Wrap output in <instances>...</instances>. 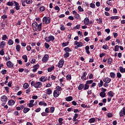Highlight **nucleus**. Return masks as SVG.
I'll use <instances>...</instances> for the list:
<instances>
[{
    "instance_id": "nucleus-1",
    "label": "nucleus",
    "mask_w": 125,
    "mask_h": 125,
    "mask_svg": "<svg viewBox=\"0 0 125 125\" xmlns=\"http://www.w3.org/2000/svg\"><path fill=\"white\" fill-rule=\"evenodd\" d=\"M42 23H41L39 24H38V22L34 21L32 23V28L33 30L35 32V31H42Z\"/></svg>"
},
{
    "instance_id": "nucleus-2",
    "label": "nucleus",
    "mask_w": 125,
    "mask_h": 125,
    "mask_svg": "<svg viewBox=\"0 0 125 125\" xmlns=\"http://www.w3.org/2000/svg\"><path fill=\"white\" fill-rule=\"evenodd\" d=\"M31 85L32 86H34L35 88H41L42 87V83L41 82H36L32 81L31 82Z\"/></svg>"
},
{
    "instance_id": "nucleus-3",
    "label": "nucleus",
    "mask_w": 125,
    "mask_h": 125,
    "mask_svg": "<svg viewBox=\"0 0 125 125\" xmlns=\"http://www.w3.org/2000/svg\"><path fill=\"white\" fill-rule=\"evenodd\" d=\"M50 23V18L44 17L42 19V23L47 25Z\"/></svg>"
},
{
    "instance_id": "nucleus-4",
    "label": "nucleus",
    "mask_w": 125,
    "mask_h": 125,
    "mask_svg": "<svg viewBox=\"0 0 125 125\" xmlns=\"http://www.w3.org/2000/svg\"><path fill=\"white\" fill-rule=\"evenodd\" d=\"M45 40L47 42H53L55 38L53 36H50L48 37H46Z\"/></svg>"
},
{
    "instance_id": "nucleus-5",
    "label": "nucleus",
    "mask_w": 125,
    "mask_h": 125,
    "mask_svg": "<svg viewBox=\"0 0 125 125\" xmlns=\"http://www.w3.org/2000/svg\"><path fill=\"white\" fill-rule=\"evenodd\" d=\"M0 100L1 102L7 103V100H8V98L7 97V96L4 95L0 97Z\"/></svg>"
},
{
    "instance_id": "nucleus-6",
    "label": "nucleus",
    "mask_w": 125,
    "mask_h": 125,
    "mask_svg": "<svg viewBox=\"0 0 125 125\" xmlns=\"http://www.w3.org/2000/svg\"><path fill=\"white\" fill-rule=\"evenodd\" d=\"M49 57L48 56V55L47 54L45 55L43 57V58L42 59V62L46 63V62H47V61L48 60Z\"/></svg>"
},
{
    "instance_id": "nucleus-7",
    "label": "nucleus",
    "mask_w": 125,
    "mask_h": 125,
    "mask_svg": "<svg viewBox=\"0 0 125 125\" xmlns=\"http://www.w3.org/2000/svg\"><path fill=\"white\" fill-rule=\"evenodd\" d=\"M74 45H77L79 47H82V46H83V42H78L76 41L74 42Z\"/></svg>"
},
{
    "instance_id": "nucleus-8",
    "label": "nucleus",
    "mask_w": 125,
    "mask_h": 125,
    "mask_svg": "<svg viewBox=\"0 0 125 125\" xmlns=\"http://www.w3.org/2000/svg\"><path fill=\"white\" fill-rule=\"evenodd\" d=\"M72 13L73 15H74V18H75V19H79L80 17V14H78V13H77L76 11H73Z\"/></svg>"
},
{
    "instance_id": "nucleus-9",
    "label": "nucleus",
    "mask_w": 125,
    "mask_h": 125,
    "mask_svg": "<svg viewBox=\"0 0 125 125\" xmlns=\"http://www.w3.org/2000/svg\"><path fill=\"white\" fill-rule=\"evenodd\" d=\"M6 65L8 66V68H12L14 66V64L11 61H9L6 62Z\"/></svg>"
},
{
    "instance_id": "nucleus-10",
    "label": "nucleus",
    "mask_w": 125,
    "mask_h": 125,
    "mask_svg": "<svg viewBox=\"0 0 125 125\" xmlns=\"http://www.w3.org/2000/svg\"><path fill=\"white\" fill-rule=\"evenodd\" d=\"M119 115L120 117H124L125 115V107H124L123 109H122L120 112Z\"/></svg>"
},
{
    "instance_id": "nucleus-11",
    "label": "nucleus",
    "mask_w": 125,
    "mask_h": 125,
    "mask_svg": "<svg viewBox=\"0 0 125 125\" xmlns=\"http://www.w3.org/2000/svg\"><path fill=\"white\" fill-rule=\"evenodd\" d=\"M111 79L108 77L104 78L103 79V82H104V83H109L111 82Z\"/></svg>"
},
{
    "instance_id": "nucleus-12",
    "label": "nucleus",
    "mask_w": 125,
    "mask_h": 125,
    "mask_svg": "<svg viewBox=\"0 0 125 125\" xmlns=\"http://www.w3.org/2000/svg\"><path fill=\"white\" fill-rule=\"evenodd\" d=\"M39 67H40V64H39L35 65L33 66V69L32 70V72H33L34 73L37 72V71L38 69L39 68Z\"/></svg>"
},
{
    "instance_id": "nucleus-13",
    "label": "nucleus",
    "mask_w": 125,
    "mask_h": 125,
    "mask_svg": "<svg viewBox=\"0 0 125 125\" xmlns=\"http://www.w3.org/2000/svg\"><path fill=\"white\" fill-rule=\"evenodd\" d=\"M15 104V101L13 100H10L8 102V105L9 106H13Z\"/></svg>"
},
{
    "instance_id": "nucleus-14",
    "label": "nucleus",
    "mask_w": 125,
    "mask_h": 125,
    "mask_svg": "<svg viewBox=\"0 0 125 125\" xmlns=\"http://www.w3.org/2000/svg\"><path fill=\"white\" fill-rule=\"evenodd\" d=\"M63 65H64V61L63 60H60L59 62L58 67L59 68H62V67H63Z\"/></svg>"
},
{
    "instance_id": "nucleus-15",
    "label": "nucleus",
    "mask_w": 125,
    "mask_h": 125,
    "mask_svg": "<svg viewBox=\"0 0 125 125\" xmlns=\"http://www.w3.org/2000/svg\"><path fill=\"white\" fill-rule=\"evenodd\" d=\"M86 75H87V73H86V72H84L83 73V76L81 77V79L83 81H86Z\"/></svg>"
},
{
    "instance_id": "nucleus-16",
    "label": "nucleus",
    "mask_w": 125,
    "mask_h": 125,
    "mask_svg": "<svg viewBox=\"0 0 125 125\" xmlns=\"http://www.w3.org/2000/svg\"><path fill=\"white\" fill-rule=\"evenodd\" d=\"M45 93L48 95H50L52 93V90L50 88H48L45 90Z\"/></svg>"
},
{
    "instance_id": "nucleus-17",
    "label": "nucleus",
    "mask_w": 125,
    "mask_h": 125,
    "mask_svg": "<svg viewBox=\"0 0 125 125\" xmlns=\"http://www.w3.org/2000/svg\"><path fill=\"white\" fill-rule=\"evenodd\" d=\"M84 25H88L89 24V19L88 18H85L83 21Z\"/></svg>"
},
{
    "instance_id": "nucleus-18",
    "label": "nucleus",
    "mask_w": 125,
    "mask_h": 125,
    "mask_svg": "<svg viewBox=\"0 0 125 125\" xmlns=\"http://www.w3.org/2000/svg\"><path fill=\"white\" fill-rule=\"evenodd\" d=\"M54 97H58L59 96V92L57 91V90H55L53 93Z\"/></svg>"
},
{
    "instance_id": "nucleus-19",
    "label": "nucleus",
    "mask_w": 125,
    "mask_h": 125,
    "mask_svg": "<svg viewBox=\"0 0 125 125\" xmlns=\"http://www.w3.org/2000/svg\"><path fill=\"white\" fill-rule=\"evenodd\" d=\"M115 94V93H114V92H113V91H110L109 92H108L107 93V95L109 97H110V98H112V97H113V96H114V95Z\"/></svg>"
},
{
    "instance_id": "nucleus-20",
    "label": "nucleus",
    "mask_w": 125,
    "mask_h": 125,
    "mask_svg": "<svg viewBox=\"0 0 125 125\" xmlns=\"http://www.w3.org/2000/svg\"><path fill=\"white\" fill-rule=\"evenodd\" d=\"M41 82H46L47 81V77L44 76H42L40 78Z\"/></svg>"
},
{
    "instance_id": "nucleus-21",
    "label": "nucleus",
    "mask_w": 125,
    "mask_h": 125,
    "mask_svg": "<svg viewBox=\"0 0 125 125\" xmlns=\"http://www.w3.org/2000/svg\"><path fill=\"white\" fill-rule=\"evenodd\" d=\"M84 87V84L83 83L80 84L78 86V90H82V89H83Z\"/></svg>"
},
{
    "instance_id": "nucleus-22",
    "label": "nucleus",
    "mask_w": 125,
    "mask_h": 125,
    "mask_svg": "<svg viewBox=\"0 0 125 125\" xmlns=\"http://www.w3.org/2000/svg\"><path fill=\"white\" fill-rule=\"evenodd\" d=\"M39 105L41 106H44V107H45V106H47L46 103H45L44 101L39 102Z\"/></svg>"
},
{
    "instance_id": "nucleus-23",
    "label": "nucleus",
    "mask_w": 125,
    "mask_h": 125,
    "mask_svg": "<svg viewBox=\"0 0 125 125\" xmlns=\"http://www.w3.org/2000/svg\"><path fill=\"white\" fill-rule=\"evenodd\" d=\"M119 71L121 73H125V68H124L123 66H120L119 67Z\"/></svg>"
},
{
    "instance_id": "nucleus-24",
    "label": "nucleus",
    "mask_w": 125,
    "mask_h": 125,
    "mask_svg": "<svg viewBox=\"0 0 125 125\" xmlns=\"http://www.w3.org/2000/svg\"><path fill=\"white\" fill-rule=\"evenodd\" d=\"M65 100L66 101H67V102L72 101V100H73V97L72 96L67 97L65 98Z\"/></svg>"
},
{
    "instance_id": "nucleus-25",
    "label": "nucleus",
    "mask_w": 125,
    "mask_h": 125,
    "mask_svg": "<svg viewBox=\"0 0 125 125\" xmlns=\"http://www.w3.org/2000/svg\"><path fill=\"white\" fill-rule=\"evenodd\" d=\"M14 43V42L12 39H9L8 41V44L9 45H12Z\"/></svg>"
},
{
    "instance_id": "nucleus-26",
    "label": "nucleus",
    "mask_w": 125,
    "mask_h": 125,
    "mask_svg": "<svg viewBox=\"0 0 125 125\" xmlns=\"http://www.w3.org/2000/svg\"><path fill=\"white\" fill-rule=\"evenodd\" d=\"M22 59H23V60H24V62H26L28 61V57H27V55H24L23 56H22Z\"/></svg>"
},
{
    "instance_id": "nucleus-27",
    "label": "nucleus",
    "mask_w": 125,
    "mask_h": 125,
    "mask_svg": "<svg viewBox=\"0 0 125 125\" xmlns=\"http://www.w3.org/2000/svg\"><path fill=\"white\" fill-rule=\"evenodd\" d=\"M100 96H101V97H105V96H106V93L104 92H101L100 93Z\"/></svg>"
},
{
    "instance_id": "nucleus-28",
    "label": "nucleus",
    "mask_w": 125,
    "mask_h": 125,
    "mask_svg": "<svg viewBox=\"0 0 125 125\" xmlns=\"http://www.w3.org/2000/svg\"><path fill=\"white\" fill-rule=\"evenodd\" d=\"M89 88V85L86 84V83L84 85L83 90H86V89H88Z\"/></svg>"
},
{
    "instance_id": "nucleus-29",
    "label": "nucleus",
    "mask_w": 125,
    "mask_h": 125,
    "mask_svg": "<svg viewBox=\"0 0 125 125\" xmlns=\"http://www.w3.org/2000/svg\"><path fill=\"white\" fill-rule=\"evenodd\" d=\"M16 49L18 52H20V45L17 44L16 46Z\"/></svg>"
},
{
    "instance_id": "nucleus-30",
    "label": "nucleus",
    "mask_w": 125,
    "mask_h": 125,
    "mask_svg": "<svg viewBox=\"0 0 125 125\" xmlns=\"http://www.w3.org/2000/svg\"><path fill=\"white\" fill-rule=\"evenodd\" d=\"M58 122L59 123L60 125H62L63 124V118H59L58 119Z\"/></svg>"
},
{
    "instance_id": "nucleus-31",
    "label": "nucleus",
    "mask_w": 125,
    "mask_h": 125,
    "mask_svg": "<svg viewBox=\"0 0 125 125\" xmlns=\"http://www.w3.org/2000/svg\"><path fill=\"white\" fill-rule=\"evenodd\" d=\"M23 88H24L25 89H27V88H28V87H29V84H28V83H25L23 85Z\"/></svg>"
},
{
    "instance_id": "nucleus-32",
    "label": "nucleus",
    "mask_w": 125,
    "mask_h": 125,
    "mask_svg": "<svg viewBox=\"0 0 125 125\" xmlns=\"http://www.w3.org/2000/svg\"><path fill=\"white\" fill-rule=\"evenodd\" d=\"M110 75L111 78H112V79H115L116 77V74L114 72H110Z\"/></svg>"
},
{
    "instance_id": "nucleus-33",
    "label": "nucleus",
    "mask_w": 125,
    "mask_h": 125,
    "mask_svg": "<svg viewBox=\"0 0 125 125\" xmlns=\"http://www.w3.org/2000/svg\"><path fill=\"white\" fill-rule=\"evenodd\" d=\"M93 83V80H88L86 82V84H87L88 85H89V84H91Z\"/></svg>"
},
{
    "instance_id": "nucleus-34",
    "label": "nucleus",
    "mask_w": 125,
    "mask_h": 125,
    "mask_svg": "<svg viewBox=\"0 0 125 125\" xmlns=\"http://www.w3.org/2000/svg\"><path fill=\"white\" fill-rule=\"evenodd\" d=\"M94 122H95V118H91L89 120V123H90V124H92V123H94Z\"/></svg>"
},
{
    "instance_id": "nucleus-35",
    "label": "nucleus",
    "mask_w": 125,
    "mask_h": 125,
    "mask_svg": "<svg viewBox=\"0 0 125 125\" xmlns=\"http://www.w3.org/2000/svg\"><path fill=\"white\" fill-rule=\"evenodd\" d=\"M66 78L67 81H71L72 80V76H71V75H67L66 76Z\"/></svg>"
},
{
    "instance_id": "nucleus-36",
    "label": "nucleus",
    "mask_w": 125,
    "mask_h": 125,
    "mask_svg": "<svg viewBox=\"0 0 125 125\" xmlns=\"http://www.w3.org/2000/svg\"><path fill=\"white\" fill-rule=\"evenodd\" d=\"M112 20H117L119 19V16H112L110 17Z\"/></svg>"
},
{
    "instance_id": "nucleus-37",
    "label": "nucleus",
    "mask_w": 125,
    "mask_h": 125,
    "mask_svg": "<svg viewBox=\"0 0 125 125\" xmlns=\"http://www.w3.org/2000/svg\"><path fill=\"white\" fill-rule=\"evenodd\" d=\"M8 38H7V36L6 35H4L2 36V41H6V40H8Z\"/></svg>"
},
{
    "instance_id": "nucleus-38",
    "label": "nucleus",
    "mask_w": 125,
    "mask_h": 125,
    "mask_svg": "<svg viewBox=\"0 0 125 125\" xmlns=\"http://www.w3.org/2000/svg\"><path fill=\"white\" fill-rule=\"evenodd\" d=\"M54 69V66H51V67H49L47 69L48 72H52L53 70Z\"/></svg>"
},
{
    "instance_id": "nucleus-39",
    "label": "nucleus",
    "mask_w": 125,
    "mask_h": 125,
    "mask_svg": "<svg viewBox=\"0 0 125 125\" xmlns=\"http://www.w3.org/2000/svg\"><path fill=\"white\" fill-rule=\"evenodd\" d=\"M63 50L65 52H67V53L70 52V51H71V50H70V48L69 47H66L64 48Z\"/></svg>"
},
{
    "instance_id": "nucleus-40",
    "label": "nucleus",
    "mask_w": 125,
    "mask_h": 125,
    "mask_svg": "<svg viewBox=\"0 0 125 125\" xmlns=\"http://www.w3.org/2000/svg\"><path fill=\"white\" fill-rule=\"evenodd\" d=\"M112 62H113V59L112 58H109L107 60L108 64H112Z\"/></svg>"
},
{
    "instance_id": "nucleus-41",
    "label": "nucleus",
    "mask_w": 125,
    "mask_h": 125,
    "mask_svg": "<svg viewBox=\"0 0 125 125\" xmlns=\"http://www.w3.org/2000/svg\"><path fill=\"white\" fill-rule=\"evenodd\" d=\"M64 58H68L70 56V53L66 52L65 54L63 55Z\"/></svg>"
},
{
    "instance_id": "nucleus-42",
    "label": "nucleus",
    "mask_w": 125,
    "mask_h": 125,
    "mask_svg": "<svg viewBox=\"0 0 125 125\" xmlns=\"http://www.w3.org/2000/svg\"><path fill=\"white\" fill-rule=\"evenodd\" d=\"M56 89L57 90V91L59 92V91H61V90H62V88H61L59 86H57L56 87Z\"/></svg>"
},
{
    "instance_id": "nucleus-43",
    "label": "nucleus",
    "mask_w": 125,
    "mask_h": 125,
    "mask_svg": "<svg viewBox=\"0 0 125 125\" xmlns=\"http://www.w3.org/2000/svg\"><path fill=\"white\" fill-rule=\"evenodd\" d=\"M78 9L79 11H80V12H83V9L82 8L81 6H79L78 7Z\"/></svg>"
},
{
    "instance_id": "nucleus-44",
    "label": "nucleus",
    "mask_w": 125,
    "mask_h": 125,
    "mask_svg": "<svg viewBox=\"0 0 125 125\" xmlns=\"http://www.w3.org/2000/svg\"><path fill=\"white\" fill-rule=\"evenodd\" d=\"M119 47H120V46H119V45H116V46H115L114 51H119Z\"/></svg>"
},
{
    "instance_id": "nucleus-45",
    "label": "nucleus",
    "mask_w": 125,
    "mask_h": 125,
    "mask_svg": "<svg viewBox=\"0 0 125 125\" xmlns=\"http://www.w3.org/2000/svg\"><path fill=\"white\" fill-rule=\"evenodd\" d=\"M103 81L101 80L100 82L98 83V85L99 87H101L103 85Z\"/></svg>"
},
{
    "instance_id": "nucleus-46",
    "label": "nucleus",
    "mask_w": 125,
    "mask_h": 125,
    "mask_svg": "<svg viewBox=\"0 0 125 125\" xmlns=\"http://www.w3.org/2000/svg\"><path fill=\"white\" fill-rule=\"evenodd\" d=\"M14 4L13 2L11 1H9L7 3V5H8L9 6H13Z\"/></svg>"
},
{
    "instance_id": "nucleus-47",
    "label": "nucleus",
    "mask_w": 125,
    "mask_h": 125,
    "mask_svg": "<svg viewBox=\"0 0 125 125\" xmlns=\"http://www.w3.org/2000/svg\"><path fill=\"white\" fill-rule=\"evenodd\" d=\"M55 110V108H54V107L52 106L50 107V112L53 113L54 112Z\"/></svg>"
},
{
    "instance_id": "nucleus-48",
    "label": "nucleus",
    "mask_w": 125,
    "mask_h": 125,
    "mask_svg": "<svg viewBox=\"0 0 125 125\" xmlns=\"http://www.w3.org/2000/svg\"><path fill=\"white\" fill-rule=\"evenodd\" d=\"M22 6H26V0H21Z\"/></svg>"
},
{
    "instance_id": "nucleus-49",
    "label": "nucleus",
    "mask_w": 125,
    "mask_h": 125,
    "mask_svg": "<svg viewBox=\"0 0 125 125\" xmlns=\"http://www.w3.org/2000/svg\"><path fill=\"white\" fill-rule=\"evenodd\" d=\"M29 111H30V108H24L23 109V112L25 113V114H26V113H27V112H29Z\"/></svg>"
},
{
    "instance_id": "nucleus-50",
    "label": "nucleus",
    "mask_w": 125,
    "mask_h": 125,
    "mask_svg": "<svg viewBox=\"0 0 125 125\" xmlns=\"http://www.w3.org/2000/svg\"><path fill=\"white\" fill-rule=\"evenodd\" d=\"M5 43V42L2 41L1 42L0 44V47H3V46H4V44Z\"/></svg>"
},
{
    "instance_id": "nucleus-51",
    "label": "nucleus",
    "mask_w": 125,
    "mask_h": 125,
    "mask_svg": "<svg viewBox=\"0 0 125 125\" xmlns=\"http://www.w3.org/2000/svg\"><path fill=\"white\" fill-rule=\"evenodd\" d=\"M60 29L61 31H64L65 30V26H64V25L62 24L61 25Z\"/></svg>"
},
{
    "instance_id": "nucleus-52",
    "label": "nucleus",
    "mask_w": 125,
    "mask_h": 125,
    "mask_svg": "<svg viewBox=\"0 0 125 125\" xmlns=\"http://www.w3.org/2000/svg\"><path fill=\"white\" fill-rule=\"evenodd\" d=\"M90 7L91 8H95V4L93 3H91L90 4Z\"/></svg>"
},
{
    "instance_id": "nucleus-53",
    "label": "nucleus",
    "mask_w": 125,
    "mask_h": 125,
    "mask_svg": "<svg viewBox=\"0 0 125 125\" xmlns=\"http://www.w3.org/2000/svg\"><path fill=\"white\" fill-rule=\"evenodd\" d=\"M116 76H117V78H119V79L120 78H122V74H121V73H120V72L117 73L116 74Z\"/></svg>"
},
{
    "instance_id": "nucleus-54",
    "label": "nucleus",
    "mask_w": 125,
    "mask_h": 125,
    "mask_svg": "<svg viewBox=\"0 0 125 125\" xmlns=\"http://www.w3.org/2000/svg\"><path fill=\"white\" fill-rule=\"evenodd\" d=\"M54 8L55 10H58L57 12H59V11H60V8H59V6H56Z\"/></svg>"
},
{
    "instance_id": "nucleus-55",
    "label": "nucleus",
    "mask_w": 125,
    "mask_h": 125,
    "mask_svg": "<svg viewBox=\"0 0 125 125\" xmlns=\"http://www.w3.org/2000/svg\"><path fill=\"white\" fill-rule=\"evenodd\" d=\"M30 92H31V88L29 87L26 90L25 93L28 94V93H30Z\"/></svg>"
},
{
    "instance_id": "nucleus-56",
    "label": "nucleus",
    "mask_w": 125,
    "mask_h": 125,
    "mask_svg": "<svg viewBox=\"0 0 125 125\" xmlns=\"http://www.w3.org/2000/svg\"><path fill=\"white\" fill-rule=\"evenodd\" d=\"M68 43H69V42H66L65 43L63 42L62 43V46L63 47L67 46V45H68Z\"/></svg>"
},
{
    "instance_id": "nucleus-57",
    "label": "nucleus",
    "mask_w": 125,
    "mask_h": 125,
    "mask_svg": "<svg viewBox=\"0 0 125 125\" xmlns=\"http://www.w3.org/2000/svg\"><path fill=\"white\" fill-rule=\"evenodd\" d=\"M0 55H1L2 56L4 55V51H3V49H1L0 51Z\"/></svg>"
},
{
    "instance_id": "nucleus-58",
    "label": "nucleus",
    "mask_w": 125,
    "mask_h": 125,
    "mask_svg": "<svg viewBox=\"0 0 125 125\" xmlns=\"http://www.w3.org/2000/svg\"><path fill=\"white\" fill-rule=\"evenodd\" d=\"M74 29H81V25L78 24L75 27H74Z\"/></svg>"
},
{
    "instance_id": "nucleus-59",
    "label": "nucleus",
    "mask_w": 125,
    "mask_h": 125,
    "mask_svg": "<svg viewBox=\"0 0 125 125\" xmlns=\"http://www.w3.org/2000/svg\"><path fill=\"white\" fill-rule=\"evenodd\" d=\"M44 9H45L44 6H42L40 8V11H42H42H44Z\"/></svg>"
},
{
    "instance_id": "nucleus-60",
    "label": "nucleus",
    "mask_w": 125,
    "mask_h": 125,
    "mask_svg": "<svg viewBox=\"0 0 125 125\" xmlns=\"http://www.w3.org/2000/svg\"><path fill=\"white\" fill-rule=\"evenodd\" d=\"M1 18H2V19H7V15H3V16H2L1 17Z\"/></svg>"
},
{
    "instance_id": "nucleus-61",
    "label": "nucleus",
    "mask_w": 125,
    "mask_h": 125,
    "mask_svg": "<svg viewBox=\"0 0 125 125\" xmlns=\"http://www.w3.org/2000/svg\"><path fill=\"white\" fill-rule=\"evenodd\" d=\"M26 3L27 4H30V3H32V0H25Z\"/></svg>"
},
{
    "instance_id": "nucleus-62",
    "label": "nucleus",
    "mask_w": 125,
    "mask_h": 125,
    "mask_svg": "<svg viewBox=\"0 0 125 125\" xmlns=\"http://www.w3.org/2000/svg\"><path fill=\"white\" fill-rule=\"evenodd\" d=\"M107 117L108 118H112L113 117V114H112L111 113H108Z\"/></svg>"
},
{
    "instance_id": "nucleus-63",
    "label": "nucleus",
    "mask_w": 125,
    "mask_h": 125,
    "mask_svg": "<svg viewBox=\"0 0 125 125\" xmlns=\"http://www.w3.org/2000/svg\"><path fill=\"white\" fill-rule=\"evenodd\" d=\"M44 45H45V48H49V44L46 42L44 44Z\"/></svg>"
},
{
    "instance_id": "nucleus-64",
    "label": "nucleus",
    "mask_w": 125,
    "mask_h": 125,
    "mask_svg": "<svg viewBox=\"0 0 125 125\" xmlns=\"http://www.w3.org/2000/svg\"><path fill=\"white\" fill-rule=\"evenodd\" d=\"M103 48L104 49L106 50V49H108V47L107 46V44H105V45H103Z\"/></svg>"
}]
</instances>
